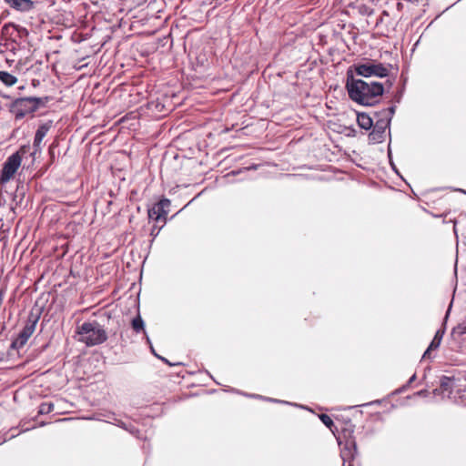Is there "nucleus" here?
<instances>
[{"label":"nucleus","mask_w":466,"mask_h":466,"mask_svg":"<svg viewBox=\"0 0 466 466\" xmlns=\"http://www.w3.org/2000/svg\"><path fill=\"white\" fill-rule=\"evenodd\" d=\"M37 321H38V318L29 319L27 320L25 327L18 334L17 338L13 341V343H12L13 348L21 349L26 344L28 339L35 332Z\"/></svg>","instance_id":"obj_6"},{"label":"nucleus","mask_w":466,"mask_h":466,"mask_svg":"<svg viewBox=\"0 0 466 466\" xmlns=\"http://www.w3.org/2000/svg\"><path fill=\"white\" fill-rule=\"evenodd\" d=\"M0 80L6 86H12L17 82V78L5 71H0Z\"/></svg>","instance_id":"obj_13"},{"label":"nucleus","mask_w":466,"mask_h":466,"mask_svg":"<svg viewBox=\"0 0 466 466\" xmlns=\"http://www.w3.org/2000/svg\"><path fill=\"white\" fill-rule=\"evenodd\" d=\"M390 119H380L378 120L374 125L373 132L371 133L372 136H375L377 134L382 135L385 132V129L390 125Z\"/></svg>","instance_id":"obj_12"},{"label":"nucleus","mask_w":466,"mask_h":466,"mask_svg":"<svg viewBox=\"0 0 466 466\" xmlns=\"http://www.w3.org/2000/svg\"><path fill=\"white\" fill-rule=\"evenodd\" d=\"M170 200L163 198L148 209V217L154 220L166 219L170 207Z\"/></svg>","instance_id":"obj_7"},{"label":"nucleus","mask_w":466,"mask_h":466,"mask_svg":"<svg viewBox=\"0 0 466 466\" xmlns=\"http://www.w3.org/2000/svg\"><path fill=\"white\" fill-rule=\"evenodd\" d=\"M76 339L87 347L105 342L107 339L106 330L96 321L84 322L76 328Z\"/></svg>","instance_id":"obj_3"},{"label":"nucleus","mask_w":466,"mask_h":466,"mask_svg":"<svg viewBox=\"0 0 466 466\" xmlns=\"http://www.w3.org/2000/svg\"><path fill=\"white\" fill-rule=\"evenodd\" d=\"M415 380H416V375H415V374H413V375L410 378V380H409L408 383H409V384H410V383H412Z\"/></svg>","instance_id":"obj_23"},{"label":"nucleus","mask_w":466,"mask_h":466,"mask_svg":"<svg viewBox=\"0 0 466 466\" xmlns=\"http://www.w3.org/2000/svg\"><path fill=\"white\" fill-rule=\"evenodd\" d=\"M350 97L363 106H374L384 92L382 84L354 79L348 76L346 84Z\"/></svg>","instance_id":"obj_1"},{"label":"nucleus","mask_w":466,"mask_h":466,"mask_svg":"<svg viewBox=\"0 0 466 466\" xmlns=\"http://www.w3.org/2000/svg\"><path fill=\"white\" fill-rule=\"evenodd\" d=\"M22 162L21 156L19 153L12 154L7 157L5 162L3 165L1 173H0V182L2 184L7 183L11 178H13L14 175L19 168Z\"/></svg>","instance_id":"obj_5"},{"label":"nucleus","mask_w":466,"mask_h":466,"mask_svg":"<svg viewBox=\"0 0 466 466\" xmlns=\"http://www.w3.org/2000/svg\"><path fill=\"white\" fill-rule=\"evenodd\" d=\"M132 328L136 332H139L144 329V321L140 316L136 317L132 320Z\"/></svg>","instance_id":"obj_16"},{"label":"nucleus","mask_w":466,"mask_h":466,"mask_svg":"<svg viewBox=\"0 0 466 466\" xmlns=\"http://www.w3.org/2000/svg\"><path fill=\"white\" fill-rule=\"evenodd\" d=\"M459 329H461V334H466V323L462 324V325H460Z\"/></svg>","instance_id":"obj_21"},{"label":"nucleus","mask_w":466,"mask_h":466,"mask_svg":"<svg viewBox=\"0 0 466 466\" xmlns=\"http://www.w3.org/2000/svg\"><path fill=\"white\" fill-rule=\"evenodd\" d=\"M448 380H450V378H448V377H446V376H443V377L441 378V386L442 388L446 389V388H447V386H448V382H447Z\"/></svg>","instance_id":"obj_19"},{"label":"nucleus","mask_w":466,"mask_h":466,"mask_svg":"<svg viewBox=\"0 0 466 466\" xmlns=\"http://www.w3.org/2000/svg\"><path fill=\"white\" fill-rule=\"evenodd\" d=\"M394 111H395L394 106L389 107L387 110L384 111V114H385L387 119H390V120L391 119V116H393Z\"/></svg>","instance_id":"obj_18"},{"label":"nucleus","mask_w":466,"mask_h":466,"mask_svg":"<svg viewBox=\"0 0 466 466\" xmlns=\"http://www.w3.org/2000/svg\"><path fill=\"white\" fill-rule=\"evenodd\" d=\"M320 420L325 424L330 431H332V427H334V422L332 419L327 414L319 415Z\"/></svg>","instance_id":"obj_17"},{"label":"nucleus","mask_w":466,"mask_h":466,"mask_svg":"<svg viewBox=\"0 0 466 466\" xmlns=\"http://www.w3.org/2000/svg\"><path fill=\"white\" fill-rule=\"evenodd\" d=\"M357 122L360 127L365 130H370L373 126L371 117L365 113L358 114Z\"/></svg>","instance_id":"obj_11"},{"label":"nucleus","mask_w":466,"mask_h":466,"mask_svg":"<svg viewBox=\"0 0 466 466\" xmlns=\"http://www.w3.org/2000/svg\"><path fill=\"white\" fill-rule=\"evenodd\" d=\"M355 71L357 75L370 77V76H379L385 77L389 75V69L381 63H374L369 61L365 64L357 65L355 67Z\"/></svg>","instance_id":"obj_4"},{"label":"nucleus","mask_w":466,"mask_h":466,"mask_svg":"<svg viewBox=\"0 0 466 466\" xmlns=\"http://www.w3.org/2000/svg\"><path fill=\"white\" fill-rule=\"evenodd\" d=\"M443 331L438 330L431 340V344L429 345L428 349L423 354V358H429L431 350H436L440 347L442 337H443Z\"/></svg>","instance_id":"obj_10"},{"label":"nucleus","mask_w":466,"mask_h":466,"mask_svg":"<svg viewBox=\"0 0 466 466\" xmlns=\"http://www.w3.org/2000/svg\"><path fill=\"white\" fill-rule=\"evenodd\" d=\"M50 127H51L50 124L45 123V124L39 126V127L37 128L35 135L34 144H33V147L35 149L34 154L41 151V143H42L44 137L46 136L47 132L49 131Z\"/></svg>","instance_id":"obj_8"},{"label":"nucleus","mask_w":466,"mask_h":466,"mask_svg":"<svg viewBox=\"0 0 466 466\" xmlns=\"http://www.w3.org/2000/svg\"><path fill=\"white\" fill-rule=\"evenodd\" d=\"M49 97H35L27 96L15 99L9 107L10 113H12L15 120H21L29 114H34L40 107L46 106L48 103Z\"/></svg>","instance_id":"obj_2"},{"label":"nucleus","mask_w":466,"mask_h":466,"mask_svg":"<svg viewBox=\"0 0 466 466\" xmlns=\"http://www.w3.org/2000/svg\"><path fill=\"white\" fill-rule=\"evenodd\" d=\"M417 395L419 396H426L427 395V390H420L417 392Z\"/></svg>","instance_id":"obj_22"},{"label":"nucleus","mask_w":466,"mask_h":466,"mask_svg":"<svg viewBox=\"0 0 466 466\" xmlns=\"http://www.w3.org/2000/svg\"><path fill=\"white\" fill-rule=\"evenodd\" d=\"M5 2L13 9L19 12H29L35 7L32 0H5Z\"/></svg>","instance_id":"obj_9"},{"label":"nucleus","mask_w":466,"mask_h":466,"mask_svg":"<svg viewBox=\"0 0 466 466\" xmlns=\"http://www.w3.org/2000/svg\"><path fill=\"white\" fill-rule=\"evenodd\" d=\"M340 456H341V459L343 460V466H345V462L353 458L352 449L347 445L341 451Z\"/></svg>","instance_id":"obj_14"},{"label":"nucleus","mask_w":466,"mask_h":466,"mask_svg":"<svg viewBox=\"0 0 466 466\" xmlns=\"http://www.w3.org/2000/svg\"><path fill=\"white\" fill-rule=\"evenodd\" d=\"M151 350H152V352L154 353V355H155V356H157V358L161 359L165 363L168 364L169 366H172V364H171V363H170L167 359H165V358H163V357L158 356V355L155 352V350H154V349H153V348H151Z\"/></svg>","instance_id":"obj_20"},{"label":"nucleus","mask_w":466,"mask_h":466,"mask_svg":"<svg viewBox=\"0 0 466 466\" xmlns=\"http://www.w3.org/2000/svg\"><path fill=\"white\" fill-rule=\"evenodd\" d=\"M12 26H14L15 28H16V30H18V31H20V30L26 31L25 28H22V27H20L19 25H12Z\"/></svg>","instance_id":"obj_24"},{"label":"nucleus","mask_w":466,"mask_h":466,"mask_svg":"<svg viewBox=\"0 0 466 466\" xmlns=\"http://www.w3.org/2000/svg\"><path fill=\"white\" fill-rule=\"evenodd\" d=\"M53 410H54V404L52 402H43L39 406L38 413L39 414H48V413L52 412Z\"/></svg>","instance_id":"obj_15"}]
</instances>
